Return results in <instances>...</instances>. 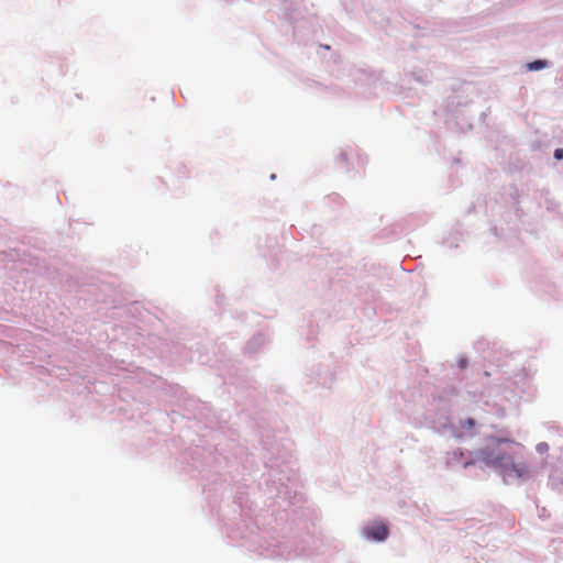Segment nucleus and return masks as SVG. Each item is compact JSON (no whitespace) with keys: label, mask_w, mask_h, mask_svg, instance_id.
<instances>
[{"label":"nucleus","mask_w":563,"mask_h":563,"mask_svg":"<svg viewBox=\"0 0 563 563\" xmlns=\"http://www.w3.org/2000/svg\"><path fill=\"white\" fill-rule=\"evenodd\" d=\"M547 65H548L547 60L539 59V60L529 63L527 65V68H528V70H539V69L547 67Z\"/></svg>","instance_id":"3"},{"label":"nucleus","mask_w":563,"mask_h":563,"mask_svg":"<svg viewBox=\"0 0 563 563\" xmlns=\"http://www.w3.org/2000/svg\"><path fill=\"white\" fill-rule=\"evenodd\" d=\"M503 444L509 448L518 446V443L505 439H495L481 452L483 462L492 467L499 468L503 476L522 478L528 475L529 470L525 464H515L509 450L503 449Z\"/></svg>","instance_id":"1"},{"label":"nucleus","mask_w":563,"mask_h":563,"mask_svg":"<svg viewBox=\"0 0 563 563\" xmlns=\"http://www.w3.org/2000/svg\"><path fill=\"white\" fill-rule=\"evenodd\" d=\"M365 536L368 539L383 541L388 536V529L383 522H374L365 528Z\"/></svg>","instance_id":"2"},{"label":"nucleus","mask_w":563,"mask_h":563,"mask_svg":"<svg viewBox=\"0 0 563 563\" xmlns=\"http://www.w3.org/2000/svg\"><path fill=\"white\" fill-rule=\"evenodd\" d=\"M465 423L468 426V428H473L475 426V421L471 418H468Z\"/></svg>","instance_id":"5"},{"label":"nucleus","mask_w":563,"mask_h":563,"mask_svg":"<svg viewBox=\"0 0 563 563\" xmlns=\"http://www.w3.org/2000/svg\"><path fill=\"white\" fill-rule=\"evenodd\" d=\"M554 157L556 159H563V148H556L554 152Z\"/></svg>","instance_id":"4"}]
</instances>
